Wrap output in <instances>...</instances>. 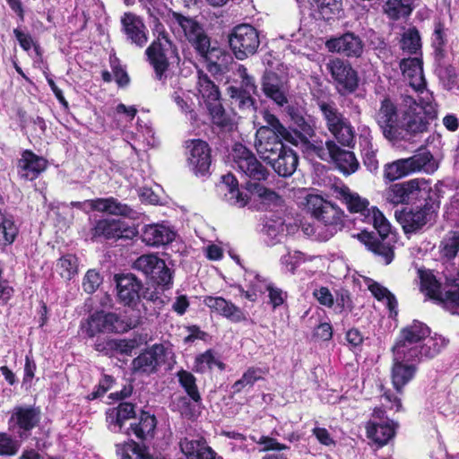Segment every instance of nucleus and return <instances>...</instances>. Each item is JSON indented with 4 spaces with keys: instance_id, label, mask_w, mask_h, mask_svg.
<instances>
[{
    "instance_id": "obj_1",
    "label": "nucleus",
    "mask_w": 459,
    "mask_h": 459,
    "mask_svg": "<svg viewBox=\"0 0 459 459\" xmlns=\"http://www.w3.org/2000/svg\"><path fill=\"white\" fill-rule=\"evenodd\" d=\"M420 102L409 95H403L395 104L389 97L380 101L375 119L385 138L396 141L403 133L420 134L428 130L429 122L437 117V105L430 91H423Z\"/></svg>"
},
{
    "instance_id": "obj_2",
    "label": "nucleus",
    "mask_w": 459,
    "mask_h": 459,
    "mask_svg": "<svg viewBox=\"0 0 459 459\" xmlns=\"http://www.w3.org/2000/svg\"><path fill=\"white\" fill-rule=\"evenodd\" d=\"M232 160L234 168L248 178L245 183L246 189L252 195H256L260 202L267 207L281 205V197L274 191L265 188L261 184L254 181L265 180L268 170L258 161L254 153L241 143H236L232 150Z\"/></svg>"
},
{
    "instance_id": "obj_3",
    "label": "nucleus",
    "mask_w": 459,
    "mask_h": 459,
    "mask_svg": "<svg viewBox=\"0 0 459 459\" xmlns=\"http://www.w3.org/2000/svg\"><path fill=\"white\" fill-rule=\"evenodd\" d=\"M170 22L174 28L182 30L185 37L192 44L198 54L207 62V67L212 73L222 71L229 55L218 48H212L209 37L206 35L203 26L190 16L183 15L173 12L170 14Z\"/></svg>"
},
{
    "instance_id": "obj_4",
    "label": "nucleus",
    "mask_w": 459,
    "mask_h": 459,
    "mask_svg": "<svg viewBox=\"0 0 459 459\" xmlns=\"http://www.w3.org/2000/svg\"><path fill=\"white\" fill-rule=\"evenodd\" d=\"M437 169V164L434 160L432 154L428 151H424L409 158L399 159L385 164L384 167V177L390 181H394L421 170L428 174H432Z\"/></svg>"
},
{
    "instance_id": "obj_5",
    "label": "nucleus",
    "mask_w": 459,
    "mask_h": 459,
    "mask_svg": "<svg viewBox=\"0 0 459 459\" xmlns=\"http://www.w3.org/2000/svg\"><path fill=\"white\" fill-rule=\"evenodd\" d=\"M307 148L324 161H333L345 175L354 173L359 169V161L355 154L340 148L333 141L328 140L325 143H310Z\"/></svg>"
},
{
    "instance_id": "obj_6",
    "label": "nucleus",
    "mask_w": 459,
    "mask_h": 459,
    "mask_svg": "<svg viewBox=\"0 0 459 459\" xmlns=\"http://www.w3.org/2000/svg\"><path fill=\"white\" fill-rule=\"evenodd\" d=\"M317 106L331 134L342 145L351 146L355 137L354 129L349 120L339 112L336 104L332 100H318Z\"/></svg>"
},
{
    "instance_id": "obj_7",
    "label": "nucleus",
    "mask_w": 459,
    "mask_h": 459,
    "mask_svg": "<svg viewBox=\"0 0 459 459\" xmlns=\"http://www.w3.org/2000/svg\"><path fill=\"white\" fill-rule=\"evenodd\" d=\"M430 333L429 328L423 323L414 321L403 328L393 348L397 359H416L419 347Z\"/></svg>"
},
{
    "instance_id": "obj_8",
    "label": "nucleus",
    "mask_w": 459,
    "mask_h": 459,
    "mask_svg": "<svg viewBox=\"0 0 459 459\" xmlns=\"http://www.w3.org/2000/svg\"><path fill=\"white\" fill-rule=\"evenodd\" d=\"M229 42L236 58L244 60L256 53L260 46L259 33L250 24H239L232 30Z\"/></svg>"
},
{
    "instance_id": "obj_9",
    "label": "nucleus",
    "mask_w": 459,
    "mask_h": 459,
    "mask_svg": "<svg viewBox=\"0 0 459 459\" xmlns=\"http://www.w3.org/2000/svg\"><path fill=\"white\" fill-rule=\"evenodd\" d=\"M136 325L135 321H125L115 313L97 311L88 318L84 328L86 333L93 337L100 333H124Z\"/></svg>"
},
{
    "instance_id": "obj_10",
    "label": "nucleus",
    "mask_w": 459,
    "mask_h": 459,
    "mask_svg": "<svg viewBox=\"0 0 459 459\" xmlns=\"http://www.w3.org/2000/svg\"><path fill=\"white\" fill-rule=\"evenodd\" d=\"M308 212L325 225L332 227L334 230H341L343 226V212L335 204L324 200L316 195L307 197Z\"/></svg>"
},
{
    "instance_id": "obj_11",
    "label": "nucleus",
    "mask_w": 459,
    "mask_h": 459,
    "mask_svg": "<svg viewBox=\"0 0 459 459\" xmlns=\"http://www.w3.org/2000/svg\"><path fill=\"white\" fill-rule=\"evenodd\" d=\"M420 290L428 297L442 303L444 307L454 315H459V291L451 290L443 292L441 285L433 274L420 272Z\"/></svg>"
},
{
    "instance_id": "obj_12",
    "label": "nucleus",
    "mask_w": 459,
    "mask_h": 459,
    "mask_svg": "<svg viewBox=\"0 0 459 459\" xmlns=\"http://www.w3.org/2000/svg\"><path fill=\"white\" fill-rule=\"evenodd\" d=\"M339 93L344 95L353 92L358 88V74L348 61L333 58L326 64Z\"/></svg>"
},
{
    "instance_id": "obj_13",
    "label": "nucleus",
    "mask_w": 459,
    "mask_h": 459,
    "mask_svg": "<svg viewBox=\"0 0 459 459\" xmlns=\"http://www.w3.org/2000/svg\"><path fill=\"white\" fill-rule=\"evenodd\" d=\"M186 162L189 169L197 177L209 173L212 164L211 148L201 139L186 142Z\"/></svg>"
},
{
    "instance_id": "obj_14",
    "label": "nucleus",
    "mask_w": 459,
    "mask_h": 459,
    "mask_svg": "<svg viewBox=\"0 0 459 459\" xmlns=\"http://www.w3.org/2000/svg\"><path fill=\"white\" fill-rule=\"evenodd\" d=\"M429 186L424 179L414 178L403 183L391 185L385 192L386 202L392 204H405L411 199L421 197Z\"/></svg>"
},
{
    "instance_id": "obj_15",
    "label": "nucleus",
    "mask_w": 459,
    "mask_h": 459,
    "mask_svg": "<svg viewBox=\"0 0 459 459\" xmlns=\"http://www.w3.org/2000/svg\"><path fill=\"white\" fill-rule=\"evenodd\" d=\"M268 126H261L255 134V148L259 157L268 164L280 155L285 147L280 139Z\"/></svg>"
},
{
    "instance_id": "obj_16",
    "label": "nucleus",
    "mask_w": 459,
    "mask_h": 459,
    "mask_svg": "<svg viewBox=\"0 0 459 459\" xmlns=\"http://www.w3.org/2000/svg\"><path fill=\"white\" fill-rule=\"evenodd\" d=\"M433 212L432 206L427 204L422 207L405 208L400 212H395V217L404 232L409 234L421 230L432 220Z\"/></svg>"
},
{
    "instance_id": "obj_17",
    "label": "nucleus",
    "mask_w": 459,
    "mask_h": 459,
    "mask_svg": "<svg viewBox=\"0 0 459 459\" xmlns=\"http://www.w3.org/2000/svg\"><path fill=\"white\" fill-rule=\"evenodd\" d=\"M137 235L134 227L126 225L120 220L103 219L96 222L92 229V237H104L107 239H131Z\"/></svg>"
},
{
    "instance_id": "obj_18",
    "label": "nucleus",
    "mask_w": 459,
    "mask_h": 459,
    "mask_svg": "<svg viewBox=\"0 0 459 459\" xmlns=\"http://www.w3.org/2000/svg\"><path fill=\"white\" fill-rule=\"evenodd\" d=\"M237 74L241 78V88L230 87L231 97L238 100L240 108L254 110L255 100L252 95L257 91L255 79L248 74L247 69L242 65H238Z\"/></svg>"
},
{
    "instance_id": "obj_19",
    "label": "nucleus",
    "mask_w": 459,
    "mask_h": 459,
    "mask_svg": "<svg viewBox=\"0 0 459 459\" xmlns=\"http://www.w3.org/2000/svg\"><path fill=\"white\" fill-rule=\"evenodd\" d=\"M330 52H336L348 57H359L363 53V42L359 36L347 32L341 37L333 38L325 42Z\"/></svg>"
},
{
    "instance_id": "obj_20",
    "label": "nucleus",
    "mask_w": 459,
    "mask_h": 459,
    "mask_svg": "<svg viewBox=\"0 0 459 459\" xmlns=\"http://www.w3.org/2000/svg\"><path fill=\"white\" fill-rule=\"evenodd\" d=\"M39 421V411L31 406H16L8 420L9 429L19 428V437H23L26 431L31 430Z\"/></svg>"
},
{
    "instance_id": "obj_21",
    "label": "nucleus",
    "mask_w": 459,
    "mask_h": 459,
    "mask_svg": "<svg viewBox=\"0 0 459 459\" xmlns=\"http://www.w3.org/2000/svg\"><path fill=\"white\" fill-rule=\"evenodd\" d=\"M400 68L410 86L420 94L418 102H420L423 91H429L426 90L421 60L417 57L404 58L400 63Z\"/></svg>"
},
{
    "instance_id": "obj_22",
    "label": "nucleus",
    "mask_w": 459,
    "mask_h": 459,
    "mask_svg": "<svg viewBox=\"0 0 459 459\" xmlns=\"http://www.w3.org/2000/svg\"><path fill=\"white\" fill-rule=\"evenodd\" d=\"M121 24L126 39L139 48L148 41V30L143 20L132 13H126L121 18Z\"/></svg>"
},
{
    "instance_id": "obj_23",
    "label": "nucleus",
    "mask_w": 459,
    "mask_h": 459,
    "mask_svg": "<svg viewBox=\"0 0 459 459\" xmlns=\"http://www.w3.org/2000/svg\"><path fill=\"white\" fill-rule=\"evenodd\" d=\"M117 297L124 305L134 306L139 299L141 281L132 273L116 275Z\"/></svg>"
},
{
    "instance_id": "obj_24",
    "label": "nucleus",
    "mask_w": 459,
    "mask_h": 459,
    "mask_svg": "<svg viewBox=\"0 0 459 459\" xmlns=\"http://www.w3.org/2000/svg\"><path fill=\"white\" fill-rule=\"evenodd\" d=\"M47 167L48 160L45 158L26 150L18 160L17 170L22 178L31 181L36 179Z\"/></svg>"
},
{
    "instance_id": "obj_25",
    "label": "nucleus",
    "mask_w": 459,
    "mask_h": 459,
    "mask_svg": "<svg viewBox=\"0 0 459 459\" xmlns=\"http://www.w3.org/2000/svg\"><path fill=\"white\" fill-rule=\"evenodd\" d=\"M85 204H88L91 211H98L100 212H107L112 215H120L128 218H134L136 215V212L132 208L126 204L120 203L114 197L86 200Z\"/></svg>"
},
{
    "instance_id": "obj_26",
    "label": "nucleus",
    "mask_w": 459,
    "mask_h": 459,
    "mask_svg": "<svg viewBox=\"0 0 459 459\" xmlns=\"http://www.w3.org/2000/svg\"><path fill=\"white\" fill-rule=\"evenodd\" d=\"M204 303L212 311L218 313L231 322L238 323L246 320V316L239 307L221 297L207 296L204 298Z\"/></svg>"
},
{
    "instance_id": "obj_27",
    "label": "nucleus",
    "mask_w": 459,
    "mask_h": 459,
    "mask_svg": "<svg viewBox=\"0 0 459 459\" xmlns=\"http://www.w3.org/2000/svg\"><path fill=\"white\" fill-rule=\"evenodd\" d=\"M333 192L337 199L344 203L351 212H358L365 217L368 213V201L366 198H362L359 194L352 192L348 186H336L333 188Z\"/></svg>"
},
{
    "instance_id": "obj_28",
    "label": "nucleus",
    "mask_w": 459,
    "mask_h": 459,
    "mask_svg": "<svg viewBox=\"0 0 459 459\" xmlns=\"http://www.w3.org/2000/svg\"><path fill=\"white\" fill-rule=\"evenodd\" d=\"M175 232L163 224L146 225L142 232L143 241L151 247L169 244L175 238Z\"/></svg>"
},
{
    "instance_id": "obj_29",
    "label": "nucleus",
    "mask_w": 459,
    "mask_h": 459,
    "mask_svg": "<svg viewBox=\"0 0 459 459\" xmlns=\"http://www.w3.org/2000/svg\"><path fill=\"white\" fill-rule=\"evenodd\" d=\"M417 361L416 359H397L394 353V365L392 368V382L394 388L401 392L402 388L408 384L414 377L416 367L409 362Z\"/></svg>"
},
{
    "instance_id": "obj_30",
    "label": "nucleus",
    "mask_w": 459,
    "mask_h": 459,
    "mask_svg": "<svg viewBox=\"0 0 459 459\" xmlns=\"http://www.w3.org/2000/svg\"><path fill=\"white\" fill-rule=\"evenodd\" d=\"M134 405L131 403H121L116 408L107 411V422L112 432H121L124 422L134 417Z\"/></svg>"
},
{
    "instance_id": "obj_31",
    "label": "nucleus",
    "mask_w": 459,
    "mask_h": 459,
    "mask_svg": "<svg viewBox=\"0 0 459 459\" xmlns=\"http://www.w3.org/2000/svg\"><path fill=\"white\" fill-rule=\"evenodd\" d=\"M164 353L162 345L155 344L151 349L141 353L133 360V368L134 371L143 373H152L155 370L160 358Z\"/></svg>"
},
{
    "instance_id": "obj_32",
    "label": "nucleus",
    "mask_w": 459,
    "mask_h": 459,
    "mask_svg": "<svg viewBox=\"0 0 459 459\" xmlns=\"http://www.w3.org/2000/svg\"><path fill=\"white\" fill-rule=\"evenodd\" d=\"M238 186L236 178L231 174H227L222 177L219 187L221 191L224 192L225 199L230 204L244 207L247 204L248 197L238 190Z\"/></svg>"
},
{
    "instance_id": "obj_33",
    "label": "nucleus",
    "mask_w": 459,
    "mask_h": 459,
    "mask_svg": "<svg viewBox=\"0 0 459 459\" xmlns=\"http://www.w3.org/2000/svg\"><path fill=\"white\" fill-rule=\"evenodd\" d=\"M179 446L186 459H215L216 453L204 440L184 438Z\"/></svg>"
},
{
    "instance_id": "obj_34",
    "label": "nucleus",
    "mask_w": 459,
    "mask_h": 459,
    "mask_svg": "<svg viewBox=\"0 0 459 459\" xmlns=\"http://www.w3.org/2000/svg\"><path fill=\"white\" fill-rule=\"evenodd\" d=\"M281 153L277 155L269 165L274 169V171L281 177L291 176L298 166V156L290 148L284 147Z\"/></svg>"
},
{
    "instance_id": "obj_35",
    "label": "nucleus",
    "mask_w": 459,
    "mask_h": 459,
    "mask_svg": "<svg viewBox=\"0 0 459 459\" xmlns=\"http://www.w3.org/2000/svg\"><path fill=\"white\" fill-rule=\"evenodd\" d=\"M394 429L395 426L392 421H370L367 426V434L378 446H383L394 437Z\"/></svg>"
},
{
    "instance_id": "obj_36",
    "label": "nucleus",
    "mask_w": 459,
    "mask_h": 459,
    "mask_svg": "<svg viewBox=\"0 0 459 459\" xmlns=\"http://www.w3.org/2000/svg\"><path fill=\"white\" fill-rule=\"evenodd\" d=\"M262 87L264 94L278 105L283 106L287 102V98L282 90V83L275 73L271 71L264 73Z\"/></svg>"
},
{
    "instance_id": "obj_37",
    "label": "nucleus",
    "mask_w": 459,
    "mask_h": 459,
    "mask_svg": "<svg viewBox=\"0 0 459 459\" xmlns=\"http://www.w3.org/2000/svg\"><path fill=\"white\" fill-rule=\"evenodd\" d=\"M148 59L152 65L155 76L161 81L166 77L169 67L168 58L160 42H152L145 51Z\"/></svg>"
},
{
    "instance_id": "obj_38",
    "label": "nucleus",
    "mask_w": 459,
    "mask_h": 459,
    "mask_svg": "<svg viewBox=\"0 0 459 459\" xmlns=\"http://www.w3.org/2000/svg\"><path fill=\"white\" fill-rule=\"evenodd\" d=\"M447 29L440 21L434 22V30L431 36V47L436 61L441 62L448 52Z\"/></svg>"
},
{
    "instance_id": "obj_39",
    "label": "nucleus",
    "mask_w": 459,
    "mask_h": 459,
    "mask_svg": "<svg viewBox=\"0 0 459 459\" xmlns=\"http://www.w3.org/2000/svg\"><path fill=\"white\" fill-rule=\"evenodd\" d=\"M264 119L267 124L265 126H268L272 131L275 132L276 135H280L281 138L296 146L299 143L307 145L308 141L305 137L297 132H289L274 115L265 112L264 114Z\"/></svg>"
},
{
    "instance_id": "obj_40",
    "label": "nucleus",
    "mask_w": 459,
    "mask_h": 459,
    "mask_svg": "<svg viewBox=\"0 0 459 459\" xmlns=\"http://www.w3.org/2000/svg\"><path fill=\"white\" fill-rule=\"evenodd\" d=\"M156 427V419L153 415L143 411L137 423H132L126 433L128 436L134 434L138 439H145L152 437Z\"/></svg>"
},
{
    "instance_id": "obj_41",
    "label": "nucleus",
    "mask_w": 459,
    "mask_h": 459,
    "mask_svg": "<svg viewBox=\"0 0 459 459\" xmlns=\"http://www.w3.org/2000/svg\"><path fill=\"white\" fill-rule=\"evenodd\" d=\"M446 345V341L441 336H428L419 347L416 360L420 361L422 358H433L437 356Z\"/></svg>"
},
{
    "instance_id": "obj_42",
    "label": "nucleus",
    "mask_w": 459,
    "mask_h": 459,
    "mask_svg": "<svg viewBox=\"0 0 459 459\" xmlns=\"http://www.w3.org/2000/svg\"><path fill=\"white\" fill-rule=\"evenodd\" d=\"M314 6L319 16L330 21L338 18L342 13V0H314Z\"/></svg>"
},
{
    "instance_id": "obj_43",
    "label": "nucleus",
    "mask_w": 459,
    "mask_h": 459,
    "mask_svg": "<svg viewBox=\"0 0 459 459\" xmlns=\"http://www.w3.org/2000/svg\"><path fill=\"white\" fill-rule=\"evenodd\" d=\"M386 238H380L379 239L370 236L366 242L368 249L378 255L385 264H390L394 258L393 247L389 242L385 241Z\"/></svg>"
},
{
    "instance_id": "obj_44",
    "label": "nucleus",
    "mask_w": 459,
    "mask_h": 459,
    "mask_svg": "<svg viewBox=\"0 0 459 459\" xmlns=\"http://www.w3.org/2000/svg\"><path fill=\"white\" fill-rule=\"evenodd\" d=\"M438 248L442 258L454 259L459 252V230L447 232L440 241Z\"/></svg>"
},
{
    "instance_id": "obj_45",
    "label": "nucleus",
    "mask_w": 459,
    "mask_h": 459,
    "mask_svg": "<svg viewBox=\"0 0 459 459\" xmlns=\"http://www.w3.org/2000/svg\"><path fill=\"white\" fill-rule=\"evenodd\" d=\"M413 0H387L385 13L393 20L407 17L412 12Z\"/></svg>"
},
{
    "instance_id": "obj_46",
    "label": "nucleus",
    "mask_w": 459,
    "mask_h": 459,
    "mask_svg": "<svg viewBox=\"0 0 459 459\" xmlns=\"http://www.w3.org/2000/svg\"><path fill=\"white\" fill-rule=\"evenodd\" d=\"M56 273L65 280L70 281L78 273V259L74 255L66 254L56 264Z\"/></svg>"
},
{
    "instance_id": "obj_47",
    "label": "nucleus",
    "mask_w": 459,
    "mask_h": 459,
    "mask_svg": "<svg viewBox=\"0 0 459 459\" xmlns=\"http://www.w3.org/2000/svg\"><path fill=\"white\" fill-rule=\"evenodd\" d=\"M400 46L403 52L416 54L421 48V39L415 27L408 28L401 34Z\"/></svg>"
},
{
    "instance_id": "obj_48",
    "label": "nucleus",
    "mask_w": 459,
    "mask_h": 459,
    "mask_svg": "<svg viewBox=\"0 0 459 459\" xmlns=\"http://www.w3.org/2000/svg\"><path fill=\"white\" fill-rule=\"evenodd\" d=\"M364 220L365 221L373 224L374 228L378 232L379 238L388 237L391 230L390 223L377 207H371L370 210H368V213L365 215Z\"/></svg>"
},
{
    "instance_id": "obj_49",
    "label": "nucleus",
    "mask_w": 459,
    "mask_h": 459,
    "mask_svg": "<svg viewBox=\"0 0 459 459\" xmlns=\"http://www.w3.org/2000/svg\"><path fill=\"white\" fill-rule=\"evenodd\" d=\"M197 85L198 91L206 104L220 100V91L218 87L206 74H199Z\"/></svg>"
},
{
    "instance_id": "obj_50",
    "label": "nucleus",
    "mask_w": 459,
    "mask_h": 459,
    "mask_svg": "<svg viewBox=\"0 0 459 459\" xmlns=\"http://www.w3.org/2000/svg\"><path fill=\"white\" fill-rule=\"evenodd\" d=\"M266 371L261 368L251 367L244 372L240 379L233 384L232 389L238 393L247 386L251 387L257 380L262 379Z\"/></svg>"
},
{
    "instance_id": "obj_51",
    "label": "nucleus",
    "mask_w": 459,
    "mask_h": 459,
    "mask_svg": "<svg viewBox=\"0 0 459 459\" xmlns=\"http://www.w3.org/2000/svg\"><path fill=\"white\" fill-rule=\"evenodd\" d=\"M368 290L377 299L385 301L388 309L396 315L397 301L395 297L385 287L376 281H371L368 284Z\"/></svg>"
},
{
    "instance_id": "obj_52",
    "label": "nucleus",
    "mask_w": 459,
    "mask_h": 459,
    "mask_svg": "<svg viewBox=\"0 0 459 459\" xmlns=\"http://www.w3.org/2000/svg\"><path fill=\"white\" fill-rule=\"evenodd\" d=\"M161 260L155 255H143L134 262L133 268L148 276L153 273V269L160 268Z\"/></svg>"
},
{
    "instance_id": "obj_53",
    "label": "nucleus",
    "mask_w": 459,
    "mask_h": 459,
    "mask_svg": "<svg viewBox=\"0 0 459 459\" xmlns=\"http://www.w3.org/2000/svg\"><path fill=\"white\" fill-rule=\"evenodd\" d=\"M155 284L162 287L164 290H169L173 284V275L171 270L167 266L165 261L161 260L160 269H153V273L148 276Z\"/></svg>"
},
{
    "instance_id": "obj_54",
    "label": "nucleus",
    "mask_w": 459,
    "mask_h": 459,
    "mask_svg": "<svg viewBox=\"0 0 459 459\" xmlns=\"http://www.w3.org/2000/svg\"><path fill=\"white\" fill-rule=\"evenodd\" d=\"M155 284L162 287L164 290H169L173 284V275L171 270L167 266L165 261L161 260L160 269H153V273L148 276Z\"/></svg>"
},
{
    "instance_id": "obj_55",
    "label": "nucleus",
    "mask_w": 459,
    "mask_h": 459,
    "mask_svg": "<svg viewBox=\"0 0 459 459\" xmlns=\"http://www.w3.org/2000/svg\"><path fill=\"white\" fill-rule=\"evenodd\" d=\"M180 385L185 389L188 396L195 403L201 400L199 391L196 386V379L194 375L186 370H180L178 373Z\"/></svg>"
},
{
    "instance_id": "obj_56",
    "label": "nucleus",
    "mask_w": 459,
    "mask_h": 459,
    "mask_svg": "<svg viewBox=\"0 0 459 459\" xmlns=\"http://www.w3.org/2000/svg\"><path fill=\"white\" fill-rule=\"evenodd\" d=\"M21 447V442L5 432H0V455L13 456Z\"/></svg>"
},
{
    "instance_id": "obj_57",
    "label": "nucleus",
    "mask_w": 459,
    "mask_h": 459,
    "mask_svg": "<svg viewBox=\"0 0 459 459\" xmlns=\"http://www.w3.org/2000/svg\"><path fill=\"white\" fill-rule=\"evenodd\" d=\"M207 108L210 112L212 122L221 127H224L230 124V118L225 113L220 100L206 104Z\"/></svg>"
},
{
    "instance_id": "obj_58",
    "label": "nucleus",
    "mask_w": 459,
    "mask_h": 459,
    "mask_svg": "<svg viewBox=\"0 0 459 459\" xmlns=\"http://www.w3.org/2000/svg\"><path fill=\"white\" fill-rule=\"evenodd\" d=\"M255 443L261 446L259 449L260 452H268V451H283L289 449L284 444L278 442L277 439L269 437V436H261L259 438L252 436L250 437Z\"/></svg>"
},
{
    "instance_id": "obj_59",
    "label": "nucleus",
    "mask_w": 459,
    "mask_h": 459,
    "mask_svg": "<svg viewBox=\"0 0 459 459\" xmlns=\"http://www.w3.org/2000/svg\"><path fill=\"white\" fill-rule=\"evenodd\" d=\"M363 164L370 172H376L378 169V160L377 158V149L368 141L365 142L361 151Z\"/></svg>"
},
{
    "instance_id": "obj_60",
    "label": "nucleus",
    "mask_w": 459,
    "mask_h": 459,
    "mask_svg": "<svg viewBox=\"0 0 459 459\" xmlns=\"http://www.w3.org/2000/svg\"><path fill=\"white\" fill-rule=\"evenodd\" d=\"M214 366L223 368V364L214 358L211 351H206L195 359V368L199 372H204L207 369L212 368Z\"/></svg>"
},
{
    "instance_id": "obj_61",
    "label": "nucleus",
    "mask_w": 459,
    "mask_h": 459,
    "mask_svg": "<svg viewBox=\"0 0 459 459\" xmlns=\"http://www.w3.org/2000/svg\"><path fill=\"white\" fill-rule=\"evenodd\" d=\"M221 435L230 439L229 446L231 450H247V438L242 433L223 430Z\"/></svg>"
},
{
    "instance_id": "obj_62",
    "label": "nucleus",
    "mask_w": 459,
    "mask_h": 459,
    "mask_svg": "<svg viewBox=\"0 0 459 459\" xmlns=\"http://www.w3.org/2000/svg\"><path fill=\"white\" fill-rule=\"evenodd\" d=\"M17 233L18 229L13 221L10 218H4L0 225V236L8 244L13 243Z\"/></svg>"
},
{
    "instance_id": "obj_63",
    "label": "nucleus",
    "mask_w": 459,
    "mask_h": 459,
    "mask_svg": "<svg viewBox=\"0 0 459 459\" xmlns=\"http://www.w3.org/2000/svg\"><path fill=\"white\" fill-rule=\"evenodd\" d=\"M101 283V277L95 270H89L82 281V288L87 293H93Z\"/></svg>"
},
{
    "instance_id": "obj_64",
    "label": "nucleus",
    "mask_w": 459,
    "mask_h": 459,
    "mask_svg": "<svg viewBox=\"0 0 459 459\" xmlns=\"http://www.w3.org/2000/svg\"><path fill=\"white\" fill-rule=\"evenodd\" d=\"M110 65L115 81L119 86H126L129 82V76L126 70L118 64L117 58H110Z\"/></svg>"
}]
</instances>
